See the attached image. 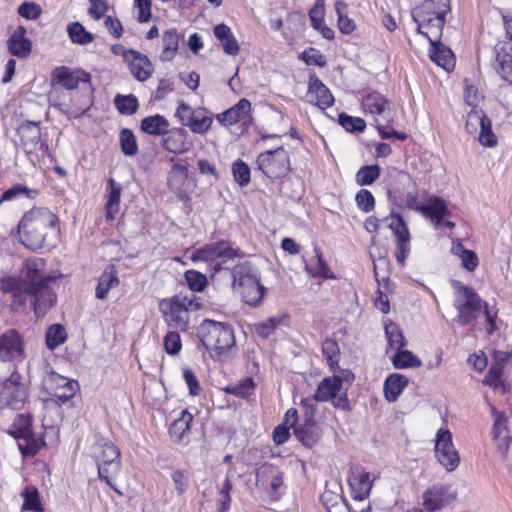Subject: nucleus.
<instances>
[{
  "instance_id": "obj_52",
  "label": "nucleus",
  "mask_w": 512,
  "mask_h": 512,
  "mask_svg": "<svg viewBox=\"0 0 512 512\" xmlns=\"http://www.w3.org/2000/svg\"><path fill=\"white\" fill-rule=\"evenodd\" d=\"M338 124L349 133H362L366 128L364 119L348 115L345 112L338 114Z\"/></svg>"
},
{
  "instance_id": "obj_6",
  "label": "nucleus",
  "mask_w": 512,
  "mask_h": 512,
  "mask_svg": "<svg viewBox=\"0 0 512 512\" xmlns=\"http://www.w3.org/2000/svg\"><path fill=\"white\" fill-rule=\"evenodd\" d=\"M244 256L245 252L240 248H234L230 241L219 239L195 249L190 259L194 263H207L209 272L215 275L222 270H227L226 265L229 261L235 258L241 259Z\"/></svg>"
},
{
  "instance_id": "obj_55",
  "label": "nucleus",
  "mask_w": 512,
  "mask_h": 512,
  "mask_svg": "<svg viewBox=\"0 0 512 512\" xmlns=\"http://www.w3.org/2000/svg\"><path fill=\"white\" fill-rule=\"evenodd\" d=\"M232 175L234 181L241 187H246L251 181V169L242 159H236L232 163Z\"/></svg>"
},
{
  "instance_id": "obj_53",
  "label": "nucleus",
  "mask_w": 512,
  "mask_h": 512,
  "mask_svg": "<svg viewBox=\"0 0 512 512\" xmlns=\"http://www.w3.org/2000/svg\"><path fill=\"white\" fill-rule=\"evenodd\" d=\"M24 503L22 510L42 512L43 506L40 500L39 491L35 486H27L22 492Z\"/></svg>"
},
{
  "instance_id": "obj_15",
  "label": "nucleus",
  "mask_w": 512,
  "mask_h": 512,
  "mask_svg": "<svg viewBox=\"0 0 512 512\" xmlns=\"http://www.w3.org/2000/svg\"><path fill=\"white\" fill-rule=\"evenodd\" d=\"M43 385L48 394L61 404L72 399L79 390V383L76 380L64 377L54 371L46 374Z\"/></svg>"
},
{
  "instance_id": "obj_11",
  "label": "nucleus",
  "mask_w": 512,
  "mask_h": 512,
  "mask_svg": "<svg viewBox=\"0 0 512 512\" xmlns=\"http://www.w3.org/2000/svg\"><path fill=\"white\" fill-rule=\"evenodd\" d=\"M393 184L388 189V198L397 206L406 205L409 209L421 212L423 206L418 200L416 184L410 175L404 171H397L393 177Z\"/></svg>"
},
{
  "instance_id": "obj_21",
  "label": "nucleus",
  "mask_w": 512,
  "mask_h": 512,
  "mask_svg": "<svg viewBox=\"0 0 512 512\" xmlns=\"http://www.w3.org/2000/svg\"><path fill=\"white\" fill-rule=\"evenodd\" d=\"M457 496L451 485L435 484L423 493V505L426 510L433 512L452 503Z\"/></svg>"
},
{
  "instance_id": "obj_59",
  "label": "nucleus",
  "mask_w": 512,
  "mask_h": 512,
  "mask_svg": "<svg viewBox=\"0 0 512 512\" xmlns=\"http://www.w3.org/2000/svg\"><path fill=\"white\" fill-rule=\"evenodd\" d=\"M18 14L26 20H37L42 15L41 6L33 1H24L17 9Z\"/></svg>"
},
{
  "instance_id": "obj_14",
  "label": "nucleus",
  "mask_w": 512,
  "mask_h": 512,
  "mask_svg": "<svg viewBox=\"0 0 512 512\" xmlns=\"http://www.w3.org/2000/svg\"><path fill=\"white\" fill-rule=\"evenodd\" d=\"M95 458L98 465V476L114 491L120 493L112 482L120 470V450L112 442H105L97 447Z\"/></svg>"
},
{
  "instance_id": "obj_36",
  "label": "nucleus",
  "mask_w": 512,
  "mask_h": 512,
  "mask_svg": "<svg viewBox=\"0 0 512 512\" xmlns=\"http://www.w3.org/2000/svg\"><path fill=\"white\" fill-rule=\"evenodd\" d=\"M213 33L214 36L219 40L224 52L227 55L236 56L239 53V43L228 25L224 23L215 25L213 28Z\"/></svg>"
},
{
  "instance_id": "obj_5",
  "label": "nucleus",
  "mask_w": 512,
  "mask_h": 512,
  "mask_svg": "<svg viewBox=\"0 0 512 512\" xmlns=\"http://www.w3.org/2000/svg\"><path fill=\"white\" fill-rule=\"evenodd\" d=\"M232 288L242 300L253 307L258 306L264 297L265 287L260 282L257 268L249 260L238 262L230 269Z\"/></svg>"
},
{
  "instance_id": "obj_50",
  "label": "nucleus",
  "mask_w": 512,
  "mask_h": 512,
  "mask_svg": "<svg viewBox=\"0 0 512 512\" xmlns=\"http://www.w3.org/2000/svg\"><path fill=\"white\" fill-rule=\"evenodd\" d=\"M381 174V168L379 165H365L362 166L356 173L355 180L359 186L372 185Z\"/></svg>"
},
{
  "instance_id": "obj_61",
  "label": "nucleus",
  "mask_w": 512,
  "mask_h": 512,
  "mask_svg": "<svg viewBox=\"0 0 512 512\" xmlns=\"http://www.w3.org/2000/svg\"><path fill=\"white\" fill-rule=\"evenodd\" d=\"M163 345L169 355L178 354L182 348L180 334L177 331H169L163 339Z\"/></svg>"
},
{
  "instance_id": "obj_60",
  "label": "nucleus",
  "mask_w": 512,
  "mask_h": 512,
  "mask_svg": "<svg viewBox=\"0 0 512 512\" xmlns=\"http://www.w3.org/2000/svg\"><path fill=\"white\" fill-rule=\"evenodd\" d=\"M355 202L357 207L364 213H369L374 210L375 198L369 190H359L355 196Z\"/></svg>"
},
{
  "instance_id": "obj_4",
  "label": "nucleus",
  "mask_w": 512,
  "mask_h": 512,
  "mask_svg": "<svg viewBox=\"0 0 512 512\" xmlns=\"http://www.w3.org/2000/svg\"><path fill=\"white\" fill-rule=\"evenodd\" d=\"M320 402V384L312 396L302 399L301 417L302 422L298 424L299 416L296 408H289L281 424L293 428L297 439L307 447L314 446L318 441L319 427L316 422L318 403Z\"/></svg>"
},
{
  "instance_id": "obj_1",
  "label": "nucleus",
  "mask_w": 512,
  "mask_h": 512,
  "mask_svg": "<svg viewBox=\"0 0 512 512\" xmlns=\"http://www.w3.org/2000/svg\"><path fill=\"white\" fill-rule=\"evenodd\" d=\"M17 279L30 292L31 307L37 318L43 317L55 306L57 295L51 285L57 277L46 272V261L43 258L26 259Z\"/></svg>"
},
{
  "instance_id": "obj_41",
  "label": "nucleus",
  "mask_w": 512,
  "mask_h": 512,
  "mask_svg": "<svg viewBox=\"0 0 512 512\" xmlns=\"http://www.w3.org/2000/svg\"><path fill=\"white\" fill-rule=\"evenodd\" d=\"M207 113L208 110L204 108L195 110L193 116L190 117L189 122L186 123V127H188L194 134H206L213 124V117L207 115Z\"/></svg>"
},
{
  "instance_id": "obj_26",
  "label": "nucleus",
  "mask_w": 512,
  "mask_h": 512,
  "mask_svg": "<svg viewBox=\"0 0 512 512\" xmlns=\"http://www.w3.org/2000/svg\"><path fill=\"white\" fill-rule=\"evenodd\" d=\"M422 214L430 218L436 227H446L449 229L455 227L454 222L445 219L450 215V211L446 202L438 196L433 195L428 198L427 203L423 206Z\"/></svg>"
},
{
  "instance_id": "obj_8",
  "label": "nucleus",
  "mask_w": 512,
  "mask_h": 512,
  "mask_svg": "<svg viewBox=\"0 0 512 512\" xmlns=\"http://www.w3.org/2000/svg\"><path fill=\"white\" fill-rule=\"evenodd\" d=\"M31 382L15 368L0 379V409L18 411L29 402Z\"/></svg>"
},
{
  "instance_id": "obj_51",
  "label": "nucleus",
  "mask_w": 512,
  "mask_h": 512,
  "mask_svg": "<svg viewBox=\"0 0 512 512\" xmlns=\"http://www.w3.org/2000/svg\"><path fill=\"white\" fill-rule=\"evenodd\" d=\"M114 104L120 114L128 116L135 114L139 108L138 99L133 94L116 95Z\"/></svg>"
},
{
  "instance_id": "obj_28",
  "label": "nucleus",
  "mask_w": 512,
  "mask_h": 512,
  "mask_svg": "<svg viewBox=\"0 0 512 512\" xmlns=\"http://www.w3.org/2000/svg\"><path fill=\"white\" fill-rule=\"evenodd\" d=\"M348 482L352 490V495L355 500L366 499L373 486V481L370 479V473L360 465L352 466Z\"/></svg>"
},
{
  "instance_id": "obj_56",
  "label": "nucleus",
  "mask_w": 512,
  "mask_h": 512,
  "mask_svg": "<svg viewBox=\"0 0 512 512\" xmlns=\"http://www.w3.org/2000/svg\"><path fill=\"white\" fill-rule=\"evenodd\" d=\"M255 384L251 377L242 379L238 384L227 386L224 391L236 397L246 399L254 393Z\"/></svg>"
},
{
  "instance_id": "obj_25",
  "label": "nucleus",
  "mask_w": 512,
  "mask_h": 512,
  "mask_svg": "<svg viewBox=\"0 0 512 512\" xmlns=\"http://www.w3.org/2000/svg\"><path fill=\"white\" fill-rule=\"evenodd\" d=\"M188 173V166L182 164H174L168 172V187L181 201H189L191 199L188 189Z\"/></svg>"
},
{
  "instance_id": "obj_16",
  "label": "nucleus",
  "mask_w": 512,
  "mask_h": 512,
  "mask_svg": "<svg viewBox=\"0 0 512 512\" xmlns=\"http://www.w3.org/2000/svg\"><path fill=\"white\" fill-rule=\"evenodd\" d=\"M52 86H59L66 90H76L80 83L91 84V75L89 72L81 69H72L68 66H57L50 74Z\"/></svg>"
},
{
  "instance_id": "obj_39",
  "label": "nucleus",
  "mask_w": 512,
  "mask_h": 512,
  "mask_svg": "<svg viewBox=\"0 0 512 512\" xmlns=\"http://www.w3.org/2000/svg\"><path fill=\"white\" fill-rule=\"evenodd\" d=\"M362 106L365 112L375 115H383L385 118L391 116L388 100L380 93L373 92L364 97Z\"/></svg>"
},
{
  "instance_id": "obj_48",
  "label": "nucleus",
  "mask_w": 512,
  "mask_h": 512,
  "mask_svg": "<svg viewBox=\"0 0 512 512\" xmlns=\"http://www.w3.org/2000/svg\"><path fill=\"white\" fill-rule=\"evenodd\" d=\"M45 339L47 347L54 350L67 340V332L62 324H53L48 327Z\"/></svg>"
},
{
  "instance_id": "obj_17",
  "label": "nucleus",
  "mask_w": 512,
  "mask_h": 512,
  "mask_svg": "<svg viewBox=\"0 0 512 512\" xmlns=\"http://www.w3.org/2000/svg\"><path fill=\"white\" fill-rule=\"evenodd\" d=\"M217 122L224 127L240 124L248 128L252 124V104L246 98H241L232 107L215 115Z\"/></svg>"
},
{
  "instance_id": "obj_7",
  "label": "nucleus",
  "mask_w": 512,
  "mask_h": 512,
  "mask_svg": "<svg viewBox=\"0 0 512 512\" xmlns=\"http://www.w3.org/2000/svg\"><path fill=\"white\" fill-rule=\"evenodd\" d=\"M201 308L198 298L192 294H176L159 301V310L166 324L176 330L186 331L190 322V312Z\"/></svg>"
},
{
  "instance_id": "obj_23",
  "label": "nucleus",
  "mask_w": 512,
  "mask_h": 512,
  "mask_svg": "<svg viewBox=\"0 0 512 512\" xmlns=\"http://www.w3.org/2000/svg\"><path fill=\"white\" fill-rule=\"evenodd\" d=\"M161 146L174 155H181L190 151L194 143L185 128L173 127L161 138Z\"/></svg>"
},
{
  "instance_id": "obj_12",
  "label": "nucleus",
  "mask_w": 512,
  "mask_h": 512,
  "mask_svg": "<svg viewBox=\"0 0 512 512\" xmlns=\"http://www.w3.org/2000/svg\"><path fill=\"white\" fill-rule=\"evenodd\" d=\"M18 136V145L27 155L51 156L49 146L46 140L42 139L40 122L25 121L16 129Z\"/></svg>"
},
{
  "instance_id": "obj_29",
  "label": "nucleus",
  "mask_w": 512,
  "mask_h": 512,
  "mask_svg": "<svg viewBox=\"0 0 512 512\" xmlns=\"http://www.w3.org/2000/svg\"><path fill=\"white\" fill-rule=\"evenodd\" d=\"M122 186L114 178L107 180L105 189L104 218L107 223L116 220L120 213Z\"/></svg>"
},
{
  "instance_id": "obj_35",
  "label": "nucleus",
  "mask_w": 512,
  "mask_h": 512,
  "mask_svg": "<svg viewBox=\"0 0 512 512\" xmlns=\"http://www.w3.org/2000/svg\"><path fill=\"white\" fill-rule=\"evenodd\" d=\"M120 284L117 270L114 265L107 266L98 279L95 289V297L99 300H105L112 288Z\"/></svg>"
},
{
  "instance_id": "obj_40",
  "label": "nucleus",
  "mask_w": 512,
  "mask_h": 512,
  "mask_svg": "<svg viewBox=\"0 0 512 512\" xmlns=\"http://www.w3.org/2000/svg\"><path fill=\"white\" fill-rule=\"evenodd\" d=\"M408 384V378L399 373L390 374L384 382V395L389 402L396 401Z\"/></svg>"
},
{
  "instance_id": "obj_24",
  "label": "nucleus",
  "mask_w": 512,
  "mask_h": 512,
  "mask_svg": "<svg viewBox=\"0 0 512 512\" xmlns=\"http://www.w3.org/2000/svg\"><path fill=\"white\" fill-rule=\"evenodd\" d=\"M194 415L188 410L183 409L169 425L168 436L170 440L177 445H188Z\"/></svg>"
},
{
  "instance_id": "obj_54",
  "label": "nucleus",
  "mask_w": 512,
  "mask_h": 512,
  "mask_svg": "<svg viewBox=\"0 0 512 512\" xmlns=\"http://www.w3.org/2000/svg\"><path fill=\"white\" fill-rule=\"evenodd\" d=\"M121 151L126 156H134L138 153V143L131 129L123 128L119 134Z\"/></svg>"
},
{
  "instance_id": "obj_49",
  "label": "nucleus",
  "mask_w": 512,
  "mask_h": 512,
  "mask_svg": "<svg viewBox=\"0 0 512 512\" xmlns=\"http://www.w3.org/2000/svg\"><path fill=\"white\" fill-rule=\"evenodd\" d=\"M285 319H288L286 314L269 317L265 321L254 324V331L259 337L268 338Z\"/></svg>"
},
{
  "instance_id": "obj_31",
  "label": "nucleus",
  "mask_w": 512,
  "mask_h": 512,
  "mask_svg": "<svg viewBox=\"0 0 512 512\" xmlns=\"http://www.w3.org/2000/svg\"><path fill=\"white\" fill-rule=\"evenodd\" d=\"M129 54L131 56L127 60L126 65L132 76L140 82L148 80L154 72V65L151 60L147 55L137 50Z\"/></svg>"
},
{
  "instance_id": "obj_10",
  "label": "nucleus",
  "mask_w": 512,
  "mask_h": 512,
  "mask_svg": "<svg viewBox=\"0 0 512 512\" xmlns=\"http://www.w3.org/2000/svg\"><path fill=\"white\" fill-rule=\"evenodd\" d=\"M453 286L461 294V298L454 301L457 315L453 322L462 327L471 325L478 318L483 301L472 287L463 285L458 281H454Z\"/></svg>"
},
{
  "instance_id": "obj_64",
  "label": "nucleus",
  "mask_w": 512,
  "mask_h": 512,
  "mask_svg": "<svg viewBox=\"0 0 512 512\" xmlns=\"http://www.w3.org/2000/svg\"><path fill=\"white\" fill-rule=\"evenodd\" d=\"M391 217L395 218L396 221L389 224V228L396 236L397 240L401 238H410V233L403 217L400 214H392Z\"/></svg>"
},
{
  "instance_id": "obj_3",
  "label": "nucleus",
  "mask_w": 512,
  "mask_h": 512,
  "mask_svg": "<svg viewBox=\"0 0 512 512\" xmlns=\"http://www.w3.org/2000/svg\"><path fill=\"white\" fill-rule=\"evenodd\" d=\"M198 336L215 362H227L237 351L235 332L230 323L204 319L199 325Z\"/></svg>"
},
{
  "instance_id": "obj_43",
  "label": "nucleus",
  "mask_w": 512,
  "mask_h": 512,
  "mask_svg": "<svg viewBox=\"0 0 512 512\" xmlns=\"http://www.w3.org/2000/svg\"><path fill=\"white\" fill-rule=\"evenodd\" d=\"M33 430V417L30 413L17 414L7 430V434L15 440Z\"/></svg>"
},
{
  "instance_id": "obj_58",
  "label": "nucleus",
  "mask_w": 512,
  "mask_h": 512,
  "mask_svg": "<svg viewBox=\"0 0 512 512\" xmlns=\"http://www.w3.org/2000/svg\"><path fill=\"white\" fill-rule=\"evenodd\" d=\"M420 9L427 15L445 19L450 11V0H428Z\"/></svg>"
},
{
  "instance_id": "obj_2",
  "label": "nucleus",
  "mask_w": 512,
  "mask_h": 512,
  "mask_svg": "<svg viewBox=\"0 0 512 512\" xmlns=\"http://www.w3.org/2000/svg\"><path fill=\"white\" fill-rule=\"evenodd\" d=\"M59 232V217L48 207L33 206L17 226L18 241L31 250L43 248L50 234Z\"/></svg>"
},
{
  "instance_id": "obj_33",
  "label": "nucleus",
  "mask_w": 512,
  "mask_h": 512,
  "mask_svg": "<svg viewBox=\"0 0 512 512\" xmlns=\"http://www.w3.org/2000/svg\"><path fill=\"white\" fill-rule=\"evenodd\" d=\"M474 121L480 125L479 141L486 147H494L497 145V137L492 131L491 120L483 111H472L468 114L466 122V130L469 129L470 123Z\"/></svg>"
},
{
  "instance_id": "obj_45",
  "label": "nucleus",
  "mask_w": 512,
  "mask_h": 512,
  "mask_svg": "<svg viewBox=\"0 0 512 512\" xmlns=\"http://www.w3.org/2000/svg\"><path fill=\"white\" fill-rule=\"evenodd\" d=\"M322 355L326 358L330 372H337L340 370V348L337 341L333 339H326L322 342Z\"/></svg>"
},
{
  "instance_id": "obj_38",
  "label": "nucleus",
  "mask_w": 512,
  "mask_h": 512,
  "mask_svg": "<svg viewBox=\"0 0 512 512\" xmlns=\"http://www.w3.org/2000/svg\"><path fill=\"white\" fill-rule=\"evenodd\" d=\"M169 126L168 119L161 114L147 116L140 122V129L143 133L151 136H161L162 138L169 130Z\"/></svg>"
},
{
  "instance_id": "obj_27",
  "label": "nucleus",
  "mask_w": 512,
  "mask_h": 512,
  "mask_svg": "<svg viewBox=\"0 0 512 512\" xmlns=\"http://www.w3.org/2000/svg\"><path fill=\"white\" fill-rule=\"evenodd\" d=\"M495 71L505 82L512 84V41H500L494 46Z\"/></svg>"
},
{
  "instance_id": "obj_22",
  "label": "nucleus",
  "mask_w": 512,
  "mask_h": 512,
  "mask_svg": "<svg viewBox=\"0 0 512 512\" xmlns=\"http://www.w3.org/2000/svg\"><path fill=\"white\" fill-rule=\"evenodd\" d=\"M0 292L10 295L9 309L12 312L23 311L26 307L27 297L30 296L27 287L17 279V276H4L0 278Z\"/></svg>"
},
{
  "instance_id": "obj_47",
  "label": "nucleus",
  "mask_w": 512,
  "mask_h": 512,
  "mask_svg": "<svg viewBox=\"0 0 512 512\" xmlns=\"http://www.w3.org/2000/svg\"><path fill=\"white\" fill-rule=\"evenodd\" d=\"M392 364L396 369L419 368L421 360L409 350H397L392 357Z\"/></svg>"
},
{
  "instance_id": "obj_19",
  "label": "nucleus",
  "mask_w": 512,
  "mask_h": 512,
  "mask_svg": "<svg viewBox=\"0 0 512 512\" xmlns=\"http://www.w3.org/2000/svg\"><path fill=\"white\" fill-rule=\"evenodd\" d=\"M435 455L447 471H453L459 465V455L452 442L449 430L440 429L436 435Z\"/></svg>"
},
{
  "instance_id": "obj_13",
  "label": "nucleus",
  "mask_w": 512,
  "mask_h": 512,
  "mask_svg": "<svg viewBox=\"0 0 512 512\" xmlns=\"http://www.w3.org/2000/svg\"><path fill=\"white\" fill-rule=\"evenodd\" d=\"M256 164L257 168L270 179H280L291 169L289 154L282 146L261 152L257 156Z\"/></svg>"
},
{
  "instance_id": "obj_34",
  "label": "nucleus",
  "mask_w": 512,
  "mask_h": 512,
  "mask_svg": "<svg viewBox=\"0 0 512 512\" xmlns=\"http://www.w3.org/2000/svg\"><path fill=\"white\" fill-rule=\"evenodd\" d=\"M18 449L23 457H34L45 447L46 441L42 434H36L34 430L16 439Z\"/></svg>"
},
{
  "instance_id": "obj_9",
  "label": "nucleus",
  "mask_w": 512,
  "mask_h": 512,
  "mask_svg": "<svg viewBox=\"0 0 512 512\" xmlns=\"http://www.w3.org/2000/svg\"><path fill=\"white\" fill-rule=\"evenodd\" d=\"M332 376L322 378V402L332 401L335 408L348 410L350 408L347 397V387L344 383L351 385L355 379L354 374L348 369H341L331 372Z\"/></svg>"
},
{
  "instance_id": "obj_63",
  "label": "nucleus",
  "mask_w": 512,
  "mask_h": 512,
  "mask_svg": "<svg viewBox=\"0 0 512 512\" xmlns=\"http://www.w3.org/2000/svg\"><path fill=\"white\" fill-rule=\"evenodd\" d=\"M320 80L316 73H312L309 79V87L305 95L306 101L320 107Z\"/></svg>"
},
{
  "instance_id": "obj_57",
  "label": "nucleus",
  "mask_w": 512,
  "mask_h": 512,
  "mask_svg": "<svg viewBox=\"0 0 512 512\" xmlns=\"http://www.w3.org/2000/svg\"><path fill=\"white\" fill-rule=\"evenodd\" d=\"M184 279L192 292H202L208 285L206 275L197 270L190 269L185 271Z\"/></svg>"
},
{
  "instance_id": "obj_62",
  "label": "nucleus",
  "mask_w": 512,
  "mask_h": 512,
  "mask_svg": "<svg viewBox=\"0 0 512 512\" xmlns=\"http://www.w3.org/2000/svg\"><path fill=\"white\" fill-rule=\"evenodd\" d=\"M133 8L137 12V21L146 23L152 17V1L151 0H134Z\"/></svg>"
},
{
  "instance_id": "obj_42",
  "label": "nucleus",
  "mask_w": 512,
  "mask_h": 512,
  "mask_svg": "<svg viewBox=\"0 0 512 512\" xmlns=\"http://www.w3.org/2000/svg\"><path fill=\"white\" fill-rule=\"evenodd\" d=\"M162 43L163 49L160 54V60L163 62L171 61L175 57L179 46V35L176 29L166 30L162 36Z\"/></svg>"
},
{
  "instance_id": "obj_37",
  "label": "nucleus",
  "mask_w": 512,
  "mask_h": 512,
  "mask_svg": "<svg viewBox=\"0 0 512 512\" xmlns=\"http://www.w3.org/2000/svg\"><path fill=\"white\" fill-rule=\"evenodd\" d=\"M430 59L445 71H452L455 67V57L450 48L440 42L430 45Z\"/></svg>"
},
{
  "instance_id": "obj_46",
  "label": "nucleus",
  "mask_w": 512,
  "mask_h": 512,
  "mask_svg": "<svg viewBox=\"0 0 512 512\" xmlns=\"http://www.w3.org/2000/svg\"><path fill=\"white\" fill-rule=\"evenodd\" d=\"M67 34L74 44L87 45L94 41V35L87 31L80 22H71L67 26Z\"/></svg>"
},
{
  "instance_id": "obj_30",
  "label": "nucleus",
  "mask_w": 512,
  "mask_h": 512,
  "mask_svg": "<svg viewBox=\"0 0 512 512\" xmlns=\"http://www.w3.org/2000/svg\"><path fill=\"white\" fill-rule=\"evenodd\" d=\"M257 482H267L270 480L269 494L275 500L280 497L279 489L284 485V474L272 463H264L256 473Z\"/></svg>"
},
{
  "instance_id": "obj_44",
  "label": "nucleus",
  "mask_w": 512,
  "mask_h": 512,
  "mask_svg": "<svg viewBox=\"0 0 512 512\" xmlns=\"http://www.w3.org/2000/svg\"><path fill=\"white\" fill-rule=\"evenodd\" d=\"M385 336L387 339V349L386 352H388V349L397 348V350L403 349L407 345V340L403 335L402 330L399 328V326L393 322L389 321L385 323Z\"/></svg>"
},
{
  "instance_id": "obj_18",
  "label": "nucleus",
  "mask_w": 512,
  "mask_h": 512,
  "mask_svg": "<svg viewBox=\"0 0 512 512\" xmlns=\"http://www.w3.org/2000/svg\"><path fill=\"white\" fill-rule=\"evenodd\" d=\"M25 358V343L16 329H8L0 335V361L21 362Z\"/></svg>"
},
{
  "instance_id": "obj_32",
  "label": "nucleus",
  "mask_w": 512,
  "mask_h": 512,
  "mask_svg": "<svg viewBox=\"0 0 512 512\" xmlns=\"http://www.w3.org/2000/svg\"><path fill=\"white\" fill-rule=\"evenodd\" d=\"M27 31L19 25L7 40L8 52L18 58H26L32 51V41L26 36Z\"/></svg>"
},
{
  "instance_id": "obj_20",
  "label": "nucleus",
  "mask_w": 512,
  "mask_h": 512,
  "mask_svg": "<svg viewBox=\"0 0 512 512\" xmlns=\"http://www.w3.org/2000/svg\"><path fill=\"white\" fill-rule=\"evenodd\" d=\"M412 17L417 23V32L425 36L430 45L441 41L442 30L445 25V19L442 17L430 16L424 13L423 9H416L412 12Z\"/></svg>"
}]
</instances>
